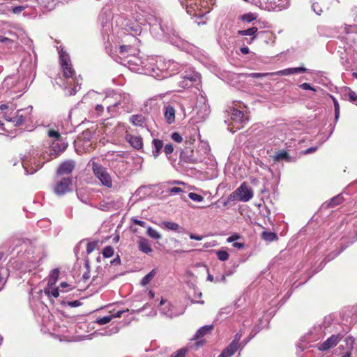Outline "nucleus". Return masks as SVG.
Masks as SVG:
<instances>
[{
	"label": "nucleus",
	"instance_id": "nucleus-1",
	"mask_svg": "<svg viewBox=\"0 0 357 357\" xmlns=\"http://www.w3.org/2000/svg\"><path fill=\"white\" fill-rule=\"evenodd\" d=\"M60 63L62 69L63 77L66 79V89H68L70 96L75 95L80 89V80L82 79L77 77L75 71L73 68L71 61L68 54H60Z\"/></svg>",
	"mask_w": 357,
	"mask_h": 357
},
{
	"label": "nucleus",
	"instance_id": "nucleus-2",
	"mask_svg": "<svg viewBox=\"0 0 357 357\" xmlns=\"http://www.w3.org/2000/svg\"><path fill=\"white\" fill-rule=\"evenodd\" d=\"M252 197L253 192L252 189L248 187L245 182H243L236 190L229 195L227 202L234 200L248 202Z\"/></svg>",
	"mask_w": 357,
	"mask_h": 357
},
{
	"label": "nucleus",
	"instance_id": "nucleus-3",
	"mask_svg": "<svg viewBox=\"0 0 357 357\" xmlns=\"http://www.w3.org/2000/svg\"><path fill=\"white\" fill-rule=\"evenodd\" d=\"M34 245L28 239H15L10 246L11 250L9 253L11 254L15 250H17V254L20 255L21 252L27 255L34 253Z\"/></svg>",
	"mask_w": 357,
	"mask_h": 357
},
{
	"label": "nucleus",
	"instance_id": "nucleus-4",
	"mask_svg": "<svg viewBox=\"0 0 357 357\" xmlns=\"http://www.w3.org/2000/svg\"><path fill=\"white\" fill-rule=\"evenodd\" d=\"M92 170L97 178L102 185L108 188H112V179L107 169L96 162L92 163Z\"/></svg>",
	"mask_w": 357,
	"mask_h": 357
},
{
	"label": "nucleus",
	"instance_id": "nucleus-5",
	"mask_svg": "<svg viewBox=\"0 0 357 357\" xmlns=\"http://www.w3.org/2000/svg\"><path fill=\"white\" fill-rule=\"evenodd\" d=\"M231 120L232 123L230 130L233 132L243 128L248 121V119L245 117L244 112L235 108L231 111Z\"/></svg>",
	"mask_w": 357,
	"mask_h": 357
},
{
	"label": "nucleus",
	"instance_id": "nucleus-6",
	"mask_svg": "<svg viewBox=\"0 0 357 357\" xmlns=\"http://www.w3.org/2000/svg\"><path fill=\"white\" fill-rule=\"evenodd\" d=\"M32 107L18 109L15 116L13 118L8 117L6 120L9 122L13 123L14 126H18L24 123L29 118Z\"/></svg>",
	"mask_w": 357,
	"mask_h": 357
},
{
	"label": "nucleus",
	"instance_id": "nucleus-7",
	"mask_svg": "<svg viewBox=\"0 0 357 357\" xmlns=\"http://www.w3.org/2000/svg\"><path fill=\"white\" fill-rule=\"evenodd\" d=\"M71 185V178H63L56 183L54 186V192L57 195H63L70 191V186Z\"/></svg>",
	"mask_w": 357,
	"mask_h": 357
},
{
	"label": "nucleus",
	"instance_id": "nucleus-8",
	"mask_svg": "<svg viewBox=\"0 0 357 357\" xmlns=\"http://www.w3.org/2000/svg\"><path fill=\"white\" fill-rule=\"evenodd\" d=\"M259 38L262 40L265 43L268 44L269 43L274 42V35L271 31H261L257 33L256 36L254 38H251L249 41H248V44H251L255 39Z\"/></svg>",
	"mask_w": 357,
	"mask_h": 357
},
{
	"label": "nucleus",
	"instance_id": "nucleus-9",
	"mask_svg": "<svg viewBox=\"0 0 357 357\" xmlns=\"http://www.w3.org/2000/svg\"><path fill=\"white\" fill-rule=\"evenodd\" d=\"M342 338V335L340 334L333 335L328 337L325 342L321 344L319 347V349L321 351H326L334 346H335L340 340Z\"/></svg>",
	"mask_w": 357,
	"mask_h": 357
},
{
	"label": "nucleus",
	"instance_id": "nucleus-10",
	"mask_svg": "<svg viewBox=\"0 0 357 357\" xmlns=\"http://www.w3.org/2000/svg\"><path fill=\"white\" fill-rule=\"evenodd\" d=\"M137 243L138 249L140 252L148 255H151L153 252V248L151 247V243L147 238L142 236H139Z\"/></svg>",
	"mask_w": 357,
	"mask_h": 357
},
{
	"label": "nucleus",
	"instance_id": "nucleus-11",
	"mask_svg": "<svg viewBox=\"0 0 357 357\" xmlns=\"http://www.w3.org/2000/svg\"><path fill=\"white\" fill-rule=\"evenodd\" d=\"M126 139L134 149L137 150L142 149L143 139L142 137L127 133Z\"/></svg>",
	"mask_w": 357,
	"mask_h": 357
},
{
	"label": "nucleus",
	"instance_id": "nucleus-12",
	"mask_svg": "<svg viewBox=\"0 0 357 357\" xmlns=\"http://www.w3.org/2000/svg\"><path fill=\"white\" fill-rule=\"evenodd\" d=\"M306 68L303 67H297V68H287L282 70H279L277 72H273L272 74H274V75H282V76H287L291 74H298V73H303L306 72Z\"/></svg>",
	"mask_w": 357,
	"mask_h": 357
},
{
	"label": "nucleus",
	"instance_id": "nucleus-13",
	"mask_svg": "<svg viewBox=\"0 0 357 357\" xmlns=\"http://www.w3.org/2000/svg\"><path fill=\"white\" fill-rule=\"evenodd\" d=\"M75 168V163L73 161H66L61 163L57 169L58 174H70Z\"/></svg>",
	"mask_w": 357,
	"mask_h": 357
},
{
	"label": "nucleus",
	"instance_id": "nucleus-14",
	"mask_svg": "<svg viewBox=\"0 0 357 357\" xmlns=\"http://www.w3.org/2000/svg\"><path fill=\"white\" fill-rule=\"evenodd\" d=\"M164 117L168 124H172L175 121V109L171 105H167L164 107Z\"/></svg>",
	"mask_w": 357,
	"mask_h": 357
},
{
	"label": "nucleus",
	"instance_id": "nucleus-15",
	"mask_svg": "<svg viewBox=\"0 0 357 357\" xmlns=\"http://www.w3.org/2000/svg\"><path fill=\"white\" fill-rule=\"evenodd\" d=\"M160 305H162L160 311L163 314L168 317H172L176 315V314L174 312L172 307L169 303L162 299L160 301Z\"/></svg>",
	"mask_w": 357,
	"mask_h": 357
},
{
	"label": "nucleus",
	"instance_id": "nucleus-16",
	"mask_svg": "<svg viewBox=\"0 0 357 357\" xmlns=\"http://www.w3.org/2000/svg\"><path fill=\"white\" fill-rule=\"evenodd\" d=\"M240 347L231 342L218 356V357H231L238 350Z\"/></svg>",
	"mask_w": 357,
	"mask_h": 357
},
{
	"label": "nucleus",
	"instance_id": "nucleus-17",
	"mask_svg": "<svg viewBox=\"0 0 357 357\" xmlns=\"http://www.w3.org/2000/svg\"><path fill=\"white\" fill-rule=\"evenodd\" d=\"M181 159L187 163H195L196 159L193 156V150L192 149H186L183 151L180 155Z\"/></svg>",
	"mask_w": 357,
	"mask_h": 357
},
{
	"label": "nucleus",
	"instance_id": "nucleus-18",
	"mask_svg": "<svg viewBox=\"0 0 357 357\" xmlns=\"http://www.w3.org/2000/svg\"><path fill=\"white\" fill-rule=\"evenodd\" d=\"M152 143L153 145V149L152 151L153 156L156 158L160 154L163 147V142L158 139H153Z\"/></svg>",
	"mask_w": 357,
	"mask_h": 357
},
{
	"label": "nucleus",
	"instance_id": "nucleus-19",
	"mask_svg": "<svg viewBox=\"0 0 357 357\" xmlns=\"http://www.w3.org/2000/svg\"><path fill=\"white\" fill-rule=\"evenodd\" d=\"M213 329L212 325H206L201 327L194 335V339L198 340L200 337L204 336L205 335L209 333Z\"/></svg>",
	"mask_w": 357,
	"mask_h": 357
},
{
	"label": "nucleus",
	"instance_id": "nucleus-20",
	"mask_svg": "<svg viewBox=\"0 0 357 357\" xmlns=\"http://www.w3.org/2000/svg\"><path fill=\"white\" fill-rule=\"evenodd\" d=\"M344 201V198L341 195H338L333 197L328 202L326 203V208H333L341 204Z\"/></svg>",
	"mask_w": 357,
	"mask_h": 357
},
{
	"label": "nucleus",
	"instance_id": "nucleus-21",
	"mask_svg": "<svg viewBox=\"0 0 357 357\" xmlns=\"http://www.w3.org/2000/svg\"><path fill=\"white\" fill-rule=\"evenodd\" d=\"M259 33L258 29L255 26H252L251 28L245 29V30H239L238 31V34L240 36H250L252 38L256 36L257 33Z\"/></svg>",
	"mask_w": 357,
	"mask_h": 357
},
{
	"label": "nucleus",
	"instance_id": "nucleus-22",
	"mask_svg": "<svg viewBox=\"0 0 357 357\" xmlns=\"http://www.w3.org/2000/svg\"><path fill=\"white\" fill-rule=\"evenodd\" d=\"M130 121L134 126H142L144 123L145 119L142 114L132 115L130 118Z\"/></svg>",
	"mask_w": 357,
	"mask_h": 357
},
{
	"label": "nucleus",
	"instance_id": "nucleus-23",
	"mask_svg": "<svg viewBox=\"0 0 357 357\" xmlns=\"http://www.w3.org/2000/svg\"><path fill=\"white\" fill-rule=\"evenodd\" d=\"M262 238L267 242H272L278 239V235L272 231H263L261 234Z\"/></svg>",
	"mask_w": 357,
	"mask_h": 357
},
{
	"label": "nucleus",
	"instance_id": "nucleus-24",
	"mask_svg": "<svg viewBox=\"0 0 357 357\" xmlns=\"http://www.w3.org/2000/svg\"><path fill=\"white\" fill-rule=\"evenodd\" d=\"M59 275V271L54 269L51 271L48 278V286H53L56 282Z\"/></svg>",
	"mask_w": 357,
	"mask_h": 357
},
{
	"label": "nucleus",
	"instance_id": "nucleus-25",
	"mask_svg": "<svg viewBox=\"0 0 357 357\" xmlns=\"http://www.w3.org/2000/svg\"><path fill=\"white\" fill-rule=\"evenodd\" d=\"M45 294L48 297L57 298L59 296V290L58 288H53L52 286H48L44 289Z\"/></svg>",
	"mask_w": 357,
	"mask_h": 357
},
{
	"label": "nucleus",
	"instance_id": "nucleus-26",
	"mask_svg": "<svg viewBox=\"0 0 357 357\" xmlns=\"http://www.w3.org/2000/svg\"><path fill=\"white\" fill-rule=\"evenodd\" d=\"M156 275V271L155 269H153L151 272H149L148 274H146L141 280L140 284L142 286L147 285L152 279L155 277Z\"/></svg>",
	"mask_w": 357,
	"mask_h": 357
},
{
	"label": "nucleus",
	"instance_id": "nucleus-27",
	"mask_svg": "<svg viewBox=\"0 0 357 357\" xmlns=\"http://www.w3.org/2000/svg\"><path fill=\"white\" fill-rule=\"evenodd\" d=\"M274 160L275 161H279L281 160H286L287 161H290V156L287 151H279L277 153V155L275 156Z\"/></svg>",
	"mask_w": 357,
	"mask_h": 357
},
{
	"label": "nucleus",
	"instance_id": "nucleus-28",
	"mask_svg": "<svg viewBox=\"0 0 357 357\" xmlns=\"http://www.w3.org/2000/svg\"><path fill=\"white\" fill-rule=\"evenodd\" d=\"M147 234L152 238L158 240L161 238V235L155 229L149 227L147 229Z\"/></svg>",
	"mask_w": 357,
	"mask_h": 357
},
{
	"label": "nucleus",
	"instance_id": "nucleus-29",
	"mask_svg": "<svg viewBox=\"0 0 357 357\" xmlns=\"http://www.w3.org/2000/svg\"><path fill=\"white\" fill-rule=\"evenodd\" d=\"M256 18L257 16L255 15V14L252 13L244 14L241 17V20L246 22H251L253 20H256Z\"/></svg>",
	"mask_w": 357,
	"mask_h": 357
},
{
	"label": "nucleus",
	"instance_id": "nucleus-30",
	"mask_svg": "<svg viewBox=\"0 0 357 357\" xmlns=\"http://www.w3.org/2000/svg\"><path fill=\"white\" fill-rule=\"evenodd\" d=\"M218 259L220 261H226L229 259V254L225 250H218L216 252Z\"/></svg>",
	"mask_w": 357,
	"mask_h": 357
},
{
	"label": "nucleus",
	"instance_id": "nucleus-31",
	"mask_svg": "<svg viewBox=\"0 0 357 357\" xmlns=\"http://www.w3.org/2000/svg\"><path fill=\"white\" fill-rule=\"evenodd\" d=\"M102 255L104 257L109 258L114 255V249L112 246H106L103 248Z\"/></svg>",
	"mask_w": 357,
	"mask_h": 357
},
{
	"label": "nucleus",
	"instance_id": "nucleus-32",
	"mask_svg": "<svg viewBox=\"0 0 357 357\" xmlns=\"http://www.w3.org/2000/svg\"><path fill=\"white\" fill-rule=\"evenodd\" d=\"M119 331V328L116 326H113L105 331L103 333L104 335H112L113 334L117 333Z\"/></svg>",
	"mask_w": 357,
	"mask_h": 357
},
{
	"label": "nucleus",
	"instance_id": "nucleus-33",
	"mask_svg": "<svg viewBox=\"0 0 357 357\" xmlns=\"http://www.w3.org/2000/svg\"><path fill=\"white\" fill-rule=\"evenodd\" d=\"M346 91H347V95L349 96V100L352 102L357 103V94L356 93V92H354L349 88H347Z\"/></svg>",
	"mask_w": 357,
	"mask_h": 357
},
{
	"label": "nucleus",
	"instance_id": "nucleus-34",
	"mask_svg": "<svg viewBox=\"0 0 357 357\" xmlns=\"http://www.w3.org/2000/svg\"><path fill=\"white\" fill-rule=\"evenodd\" d=\"M269 75H274L272 73H253L248 75V77L252 78H262Z\"/></svg>",
	"mask_w": 357,
	"mask_h": 357
},
{
	"label": "nucleus",
	"instance_id": "nucleus-35",
	"mask_svg": "<svg viewBox=\"0 0 357 357\" xmlns=\"http://www.w3.org/2000/svg\"><path fill=\"white\" fill-rule=\"evenodd\" d=\"M112 319L111 315L105 316L104 317L98 318L96 319V323L100 325H104L109 323Z\"/></svg>",
	"mask_w": 357,
	"mask_h": 357
},
{
	"label": "nucleus",
	"instance_id": "nucleus-36",
	"mask_svg": "<svg viewBox=\"0 0 357 357\" xmlns=\"http://www.w3.org/2000/svg\"><path fill=\"white\" fill-rule=\"evenodd\" d=\"M188 197L192 200H193L195 202H202L204 199V197L202 195H198V194L195 193V192H190L188 194Z\"/></svg>",
	"mask_w": 357,
	"mask_h": 357
},
{
	"label": "nucleus",
	"instance_id": "nucleus-37",
	"mask_svg": "<svg viewBox=\"0 0 357 357\" xmlns=\"http://www.w3.org/2000/svg\"><path fill=\"white\" fill-rule=\"evenodd\" d=\"M130 49L131 47L129 45H121L119 47V54L122 57L125 58L126 57V53L128 52Z\"/></svg>",
	"mask_w": 357,
	"mask_h": 357
},
{
	"label": "nucleus",
	"instance_id": "nucleus-38",
	"mask_svg": "<svg viewBox=\"0 0 357 357\" xmlns=\"http://www.w3.org/2000/svg\"><path fill=\"white\" fill-rule=\"evenodd\" d=\"M42 3L45 5L48 10H52L55 7L54 0H41Z\"/></svg>",
	"mask_w": 357,
	"mask_h": 357
},
{
	"label": "nucleus",
	"instance_id": "nucleus-39",
	"mask_svg": "<svg viewBox=\"0 0 357 357\" xmlns=\"http://www.w3.org/2000/svg\"><path fill=\"white\" fill-rule=\"evenodd\" d=\"M48 136L50 137H54L59 141L61 139V136L60 133L55 130H50L48 131Z\"/></svg>",
	"mask_w": 357,
	"mask_h": 357
},
{
	"label": "nucleus",
	"instance_id": "nucleus-40",
	"mask_svg": "<svg viewBox=\"0 0 357 357\" xmlns=\"http://www.w3.org/2000/svg\"><path fill=\"white\" fill-rule=\"evenodd\" d=\"M27 7V6H15L12 8L11 10L14 14L18 15L24 10Z\"/></svg>",
	"mask_w": 357,
	"mask_h": 357
},
{
	"label": "nucleus",
	"instance_id": "nucleus-41",
	"mask_svg": "<svg viewBox=\"0 0 357 357\" xmlns=\"http://www.w3.org/2000/svg\"><path fill=\"white\" fill-rule=\"evenodd\" d=\"M97 243L95 241L89 242L86 244V252L88 254L91 253L96 248Z\"/></svg>",
	"mask_w": 357,
	"mask_h": 357
},
{
	"label": "nucleus",
	"instance_id": "nucleus-42",
	"mask_svg": "<svg viewBox=\"0 0 357 357\" xmlns=\"http://www.w3.org/2000/svg\"><path fill=\"white\" fill-rule=\"evenodd\" d=\"M171 138L173 141L176 142H178V143H181L183 140V137H181V135L177 132H174L171 135Z\"/></svg>",
	"mask_w": 357,
	"mask_h": 357
},
{
	"label": "nucleus",
	"instance_id": "nucleus-43",
	"mask_svg": "<svg viewBox=\"0 0 357 357\" xmlns=\"http://www.w3.org/2000/svg\"><path fill=\"white\" fill-rule=\"evenodd\" d=\"M335 119H337L340 115V105L336 99L333 98Z\"/></svg>",
	"mask_w": 357,
	"mask_h": 357
},
{
	"label": "nucleus",
	"instance_id": "nucleus-44",
	"mask_svg": "<svg viewBox=\"0 0 357 357\" xmlns=\"http://www.w3.org/2000/svg\"><path fill=\"white\" fill-rule=\"evenodd\" d=\"M186 353L185 349H181L176 353L173 354L171 357H185Z\"/></svg>",
	"mask_w": 357,
	"mask_h": 357
},
{
	"label": "nucleus",
	"instance_id": "nucleus-45",
	"mask_svg": "<svg viewBox=\"0 0 357 357\" xmlns=\"http://www.w3.org/2000/svg\"><path fill=\"white\" fill-rule=\"evenodd\" d=\"M164 151L166 153V155L172 153L174 151V147H173L172 144H166L164 148Z\"/></svg>",
	"mask_w": 357,
	"mask_h": 357
},
{
	"label": "nucleus",
	"instance_id": "nucleus-46",
	"mask_svg": "<svg viewBox=\"0 0 357 357\" xmlns=\"http://www.w3.org/2000/svg\"><path fill=\"white\" fill-rule=\"evenodd\" d=\"M242 337V333L240 331L236 334L234 336V339L232 340L231 342L234 343L236 345H238L240 347L239 341Z\"/></svg>",
	"mask_w": 357,
	"mask_h": 357
},
{
	"label": "nucleus",
	"instance_id": "nucleus-47",
	"mask_svg": "<svg viewBox=\"0 0 357 357\" xmlns=\"http://www.w3.org/2000/svg\"><path fill=\"white\" fill-rule=\"evenodd\" d=\"M202 296V292H200V291H198L197 293L195 292V293L194 298L192 300V302L193 303H200V304H204V301H198V300H197V298H201Z\"/></svg>",
	"mask_w": 357,
	"mask_h": 357
},
{
	"label": "nucleus",
	"instance_id": "nucleus-48",
	"mask_svg": "<svg viewBox=\"0 0 357 357\" xmlns=\"http://www.w3.org/2000/svg\"><path fill=\"white\" fill-rule=\"evenodd\" d=\"M300 87L303 90H312L313 91H316V89L311 86L309 83H303L300 85Z\"/></svg>",
	"mask_w": 357,
	"mask_h": 357
},
{
	"label": "nucleus",
	"instance_id": "nucleus-49",
	"mask_svg": "<svg viewBox=\"0 0 357 357\" xmlns=\"http://www.w3.org/2000/svg\"><path fill=\"white\" fill-rule=\"evenodd\" d=\"M317 150V146H314V147H310L309 149H307L304 151H303V153L304 155H307V154H309V153H314Z\"/></svg>",
	"mask_w": 357,
	"mask_h": 357
},
{
	"label": "nucleus",
	"instance_id": "nucleus-50",
	"mask_svg": "<svg viewBox=\"0 0 357 357\" xmlns=\"http://www.w3.org/2000/svg\"><path fill=\"white\" fill-rule=\"evenodd\" d=\"M2 271L3 269L0 268V291L3 288V286L6 283V280L2 277Z\"/></svg>",
	"mask_w": 357,
	"mask_h": 357
},
{
	"label": "nucleus",
	"instance_id": "nucleus-51",
	"mask_svg": "<svg viewBox=\"0 0 357 357\" xmlns=\"http://www.w3.org/2000/svg\"><path fill=\"white\" fill-rule=\"evenodd\" d=\"M68 305L71 307H76L79 306L81 305V303H80V301L76 300V301L68 302Z\"/></svg>",
	"mask_w": 357,
	"mask_h": 357
},
{
	"label": "nucleus",
	"instance_id": "nucleus-52",
	"mask_svg": "<svg viewBox=\"0 0 357 357\" xmlns=\"http://www.w3.org/2000/svg\"><path fill=\"white\" fill-rule=\"evenodd\" d=\"M239 238V236L238 234H234L227 238V241L229 243L234 242Z\"/></svg>",
	"mask_w": 357,
	"mask_h": 357
},
{
	"label": "nucleus",
	"instance_id": "nucleus-53",
	"mask_svg": "<svg viewBox=\"0 0 357 357\" xmlns=\"http://www.w3.org/2000/svg\"><path fill=\"white\" fill-rule=\"evenodd\" d=\"M104 111V107L102 105H97L96 107V112L97 114L100 116Z\"/></svg>",
	"mask_w": 357,
	"mask_h": 357
},
{
	"label": "nucleus",
	"instance_id": "nucleus-54",
	"mask_svg": "<svg viewBox=\"0 0 357 357\" xmlns=\"http://www.w3.org/2000/svg\"><path fill=\"white\" fill-rule=\"evenodd\" d=\"M0 42L10 44L13 43V40L10 39L8 38L0 36Z\"/></svg>",
	"mask_w": 357,
	"mask_h": 357
},
{
	"label": "nucleus",
	"instance_id": "nucleus-55",
	"mask_svg": "<svg viewBox=\"0 0 357 357\" xmlns=\"http://www.w3.org/2000/svg\"><path fill=\"white\" fill-rule=\"evenodd\" d=\"M183 192V190L178 187H174L169 190V192L176 194Z\"/></svg>",
	"mask_w": 357,
	"mask_h": 357
},
{
	"label": "nucleus",
	"instance_id": "nucleus-56",
	"mask_svg": "<svg viewBox=\"0 0 357 357\" xmlns=\"http://www.w3.org/2000/svg\"><path fill=\"white\" fill-rule=\"evenodd\" d=\"M167 229L173 231L178 229L179 225H164Z\"/></svg>",
	"mask_w": 357,
	"mask_h": 357
},
{
	"label": "nucleus",
	"instance_id": "nucleus-57",
	"mask_svg": "<svg viewBox=\"0 0 357 357\" xmlns=\"http://www.w3.org/2000/svg\"><path fill=\"white\" fill-rule=\"evenodd\" d=\"M121 263V259L119 256L118 255L116 258H114L113 260L111 261V264L112 265H119Z\"/></svg>",
	"mask_w": 357,
	"mask_h": 357
},
{
	"label": "nucleus",
	"instance_id": "nucleus-58",
	"mask_svg": "<svg viewBox=\"0 0 357 357\" xmlns=\"http://www.w3.org/2000/svg\"><path fill=\"white\" fill-rule=\"evenodd\" d=\"M190 238L191 239H194V240H197V241H201V240H202L203 236H202L196 235V234H190Z\"/></svg>",
	"mask_w": 357,
	"mask_h": 357
},
{
	"label": "nucleus",
	"instance_id": "nucleus-59",
	"mask_svg": "<svg viewBox=\"0 0 357 357\" xmlns=\"http://www.w3.org/2000/svg\"><path fill=\"white\" fill-rule=\"evenodd\" d=\"M125 312L126 311H124V310H119V311L116 312V313L111 314V317H112V319L116 318V317H121V314Z\"/></svg>",
	"mask_w": 357,
	"mask_h": 357
},
{
	"label": "nucleus",
	"instance_id": "nucleus-60",
	"mask_svg": "<svg viewBox=\"0 0 357 357\" xmlns=\"http://www.w3.org/2000/svg\"><path fill=\"white\" fill-rule=\"evenodd\" d=\"M233 246L234 248H236L238 249H242L244 248V244L243 243H238V242H234L233 243Z\"/></svg>",
	"mask_w": 357,
	"mask_h": 357
},
{
	"label": "nucleus",
	"instance_id": "nucleus-61",
	"mask_svg": "<svg viewBox=\"0 0 357 357\" xmlns=\"http://www.w3.org/2000/svg\"><path fill=\"white\" fill-rule=\"evenodd\" d=\"M225 280V276L224 275H221L220 276L215 278V282H224Z\"/></svg>",
	"mask_w": 357,
	"mask_h": 357
},
{
	"label": "nucleus",
	"instance_id": "nucleus-62",
	"mask_svg": "<svg viewBox=\"0 0 357 357\" xmlns=\"http://www.w3.org/2000/svg\"><path fill=\"white\" fill-rule=\"evenodd\" d=\"M241 52L243 54H247L250 52V50L248 47H243L241 48Z\"/></svg>",
	"mask_w": 357,
	"mask_h": 357
},
{
	"label": "nucleus",
	"instance_id": "nucleus-63",
	"mask_svg": "<svg viewBox=\"0 0 357 357\" xmlns=\"http://www.w3.org/2000/svg\"><path fill=\"white\" fill-rule=\"evenodd\" d=\"M194 9L193 8V6H187V13H189L190 15H195V14L192 13V10Z\"/></svg>",
	"mask_w": 357,
	"mask_h": 357
},
{
	"label": "nucleus",
	"instance_id": "nucleus-64",
	"mask_svg": "<svg viewBox=\"0 0 357 357\" xmlns=\"http://www.w3.org/2000/svg\"><path fill=\"white\" fill-rule=\"evenodd\" d=\"M303 341H301V342H299L298 344H297V347L301 349V351H303L305 349L307 348V346L306 345H303Z\"/></svg>",
	"mask_w": 357,
	"mask_h": 357
}]
</instances>
